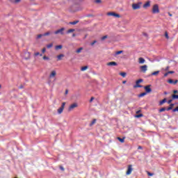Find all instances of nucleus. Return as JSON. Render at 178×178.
<instances>
[{
	"label": "nucleus",
	"instance_id": "obj_1",
	"mask_svg": "<svg viewBox=\"0 0 178 178\" xmlns=\"http://www.w3.org/2000/svg\"><path fill=\"white\" fill-rule=\"evenodd\" d=\"M159 7L158 4H154L152 7V13L156 14V13H159Z\"/></svg>",
	"mask_w": 178,
	"mask_h": 178
},
{
	"label": "nucleus",
	"instance_id": "obj_2",
	"mask_svg": "<svg viewBox=\"0 0 178 178\" xmlns=\"http://www.w3.org/2000/svg\"><path fill=\"white\" fill-rule=\"evenodd\" d=\"M65 106V102H63L61 106L57 109V113L58 115H60L63 113Z\"/></svg>",
	"mask_w": 178,
	"mask_h": 178
},
{
	"label": "nucleus",
	"instance_id": "obj_3",
	"mask_svg": "<svg viewBox=\"0 0 178 178\" xmlns=\"http://www.w3.org/2000/svg\"><path fill=\"white\" fill-rule=\"evenodd\" d=\"M107 15L109 17H117V18H120V14H117L115 12H108L107 13Z\"/></svg>",
	"mask_w": 178,
	"mask_h": 178
},
{
	"label": "nucleus",
	"instance_id": "obj_4",
	"mask_svg": "<svg viewBox=\"0 0 178 178\" xmlns=\"http://www.w3.org/2000/svg\"><path fill=\"white\" fill-rule=\"evenodd\" d=\"M65 30V28H61L60 29H58L57 31H54V35L60 34L61 35H63Z\"/></svg>",
	"mask_w": 178,
	"mask_h": 178
},
{
	"label": "nucleus",
	"instance_id": "obj_5",
	"mask_svg": "<svg viewBox=\"0 0 178 178\" xmlns=\"http://www.w3.org/2000/svg\"><path fill=\"white\" fill-rule=\"evenodd\" d=\"M143 79H138L136 81V85L134 86V88H142V86L140 85V83L143 82Z\"/></svg>",
	"mask_w": 178,
	"mask_h": 178
},
{
	"label": "nucleus",
	"instance_id": "obj_6",
	"mask_svg": "<svg viewBox=\"0 0 178 178\" xmlns=\"http://www.w3.org/2000/svg\"><path fill=\"white\" fill-rule=\"evenodd\" d=\"M132 165H129V166H127V172L126 175H130L132 173L133 171V168H132Z\"/></svg>",
	"mask_w": 178,
	"mask_h": 178
},
{
	"label": "nucleus",
	"instance_id": "obj_7",
	"mask_svg": "<svg viewBox=\"0 0 178 178\" xmlns=\"http://www.w3.org/2000/svg\"><path fill=\"white\" fill-rule=\"evenodd\" d=\"M140 5H141V3H133L131 7L133 8V10H140Z\"/></svg>",
	"mask_w": 178,
	"mask_h": 178
},
{
	"label": "nucleus",
	"instance_id": "obj_8",
	"mask_svg": "<svg viewBox=\"0 0 178 178\" xmlns=\"http://www.w3.org/2000/svg\"><path fill=\"white\" fill-rule=\"evenodd\" d=\"M56 76V71L52 70L49 75V79H55Z\"/></svg>",
	"mask_w": 178,
	"mask_h": 178
},
{
	"label": "nucleus",
	"instance_id": "obj_9",
	"mask_svg": "<svg viewBox=\"0 0 178 178\" xmlns=\"http://www.w3.org/2000/svg\"><path fill=\"white\" fill-rule=\"evenodd\" d=\"M77 107H78L77 103H74V104L70 105L68 111H72L74 110V108H77Z\"/></svg>",
	"mask_w": 178,
	"mask_h": 178
},
{
	"label": "nucleus",
	"instance_id": "obj_10",
	"mask_svg": "<svg viewBox=\"0 0 178 178\" xmlns=\"http://www.w3.org/2000/svg\"><path fill=\"white\" fill-rule=\"evenodd\" d=\"M140 72L146 73L147 71V66L146 65L140 66Z\"/></svg>",
	"mask_w": 178,
	"mask_h": 178
},
{
	"label": "nucleus",
	"instance_id": "obj_11",
	"mask_svg": "<svg viewBox=\"0 0 178 178\" xmlns=\"http://www.w3.org/2000/svg\"><path fill=\"white\" fill-rule=\"evenodd\" d=\"M144 90H145V91H146L147 93L152 92L151 85H148L147 86H145Z\"/></svg>",
	"mask_w": 178,
	"mask_h": 178
},
{
	"label": "nucleus",
	"instance_id": "obj_12",
	"mask_svg": "<svg viewBox=\"0 0 178 178\" xmlns=\"http://www.w3.org/2000/svg\"><path fill=\"white\" fill-rule=\"evenodd\" d=\"M23 56H24V58H25V60H29L31 54L29 51H26V52H25V54H24Z\"/></svg>",
	"mask_w": 178,
	"mask_h": 178
},
{
	"label": "nucleus",
	"instance_id": "obj_13",
	"mask_svg": "<svg viewBox=\"0 0 178 178\" xmlns=\"http://www.w3.org/2000/svg\"><path fill=\"white\" fill-rule=\"evenodd\" d=\"M177 82H178L177 79L175 80V81H173L172 79H168V83L169 84H173V85H176L177 83Z\"/></svg>",
	"mask_w": 178,
	"mask_h": 178
},
{
	"label": "nucleus",
	"instance_id": "obj_14",
	"mask_svg": "<svg viewBox=\"0 0 178 178\" xmlns=\"http://www.w3.org/2000/svg\"><path fill=\"white\" fill-rule=\"evenodd\" d=\"M151 6V2L149 1H147L146 3L143 4V8L146 9Z\"/></svg>",
	"mask_w": 178,
	"mask_h": 178
},
{
	"label": "nucleus",
	"instance_id": "obj_15",
	"mask_svg": "<svg viewBox=\"0 0 178 178\" xmlns=\"http://www.w3.org/2000/svg\"><path fill=\"white\" fill-rule=\"evenodd\" d=\"M107 65L108 66H117L118 64H117V63L115 61H111V62H108L107 63Z\"/></svg>",
	"mask_w": 178,
	"mask_h": 178
},
{
	"label": "nucleus",
	"instance_id": "obj_16",
	"mask_svg": "<svg viewBox=\"0 0 178 178\" xmlns=\"http://www.w3.org/2000/svg\"><path fill=\"white\" fill-rule=\"evenodd\" d=\"M65 56L64 54H59L57 56V60H62L63 58Z\"/></svg>",
	"mask_w": 178,
	"mask_h": 178
},
{
	"label": "nucleus",
	"instance_id": "obj_17",
	"mask_svg": "<svg viewBox=\"0 0 178 178\" xmlns=\"http://www.w3.org/2000/svg\"><path fill=\"white\" fill-rule=\"evenodd\" d=\"M145 63V58H138V63L139 64H144Z\"/></svg>",
	"mask_w": 178,
	"mask_h": 178
},
{
	"label": "nucleus",
	"instance_id": "obj_18",
	"mask_svg": "<svg viewBox=\"0 0 178 178\" xmlns=\"http://www.w3.org/2000/svg\"><path fill=\"white\" fill-rule=\"evenodd\" d=\"M167 102V99L164 98L163 100H161V102H159V106H162L163 104Z\"/></svg>",
	"mask_w": 178,
	"mask_h": 178
},
{
	"label": "nucleus",
	"instance_id": "obj_19",
	"mask_svg": "<svg viewBox=\"0 0 178 178\" xmlns=\"http://www.w3.org/2000/svg\"><path fill=\"white\" fill-rule=\"evenodd\" d=\"M174 106H175L174 104H170L169 107L168 108H166V111H171Z\"/></svg>",
	"mask_w": 178,
	"mask_h": 178
},
{
	"label": "nucleus",
	"instance_id": "obj_20",
	"mask_svg": "<svg viewBox=\"0 0 178 178\" xmlns=\"http://www.w3.org/2000/svg\"><path fill=\"white\" fill-rule=\"evenodd\" d=\"M97 123V120L96 119H93L91 122V123L90 124V127H92L95 124Z\"/></svg>",
	"mask_w": 178,
	"mask_h": 178
},
{
	"label": "nucleus",
	"instance_id": "obj_21",
	"mask_svg": "<svg viewBox=\"0 0 178 178\" xmlns=\"http://www.w3.org/2000/svg\"><path fill=\"white\" fill-rule=\"evenodd\" d=\"M87 69H88V66H83L81 67V72H85Z\"/></svg>",
	"mask_w": 178,
	"mask_h": 178
},
{
	"label": "nucleus",
	"instance_id": "obj_22",
	"mask_svg": "<svg viewBox=\"0 0 178 178\" xmlns=\"http://www.w3.org/2000/svg\"><path fill=\"white\" fill-rule=\"evenodd\" d=\"M78 23H79V21L70 22L69 24L75 25V24H77Z\"/></svg>",
	"mask_w": 178,
	"mask_h": 178
},
{
	"label": "nucleus",
	"instance_id": "obj_23",
	"mask_svg": "<svg viewBox=\"0 0 178 178\" xmlns=\"http://www.w3.org/2000/svg\"><path fill=\"white\" fill-rule=\"evenodd\" d=\"M55 49H56V50L62 49L63 45H57V46H56Z\"/></svg>",
	"mask_w": 178,
	"mask_h": 178
},
{
	"label": "nucleus",
	"instance_id": "obj_24",
	"mask_svg": "<svg viewBox=\"0 0 178 178\" xmlns=\"http://www.w3.org/2000/svg\"><path fill=\"white\" fill-rule=\"evenodd\" d=\"M118 140H120V142L121 143H124V138H118Z\"/></svg>",
	"mask_w": 178,
	"mask_h": 178
},
{
	"label": "nucleus",
	"instance_id": "obj_25",
	"mask_svg": "<svg viewBox=\"0 0 178 178\" xmlns=\"http://www.w3.org/2000/svg\"><path fill=\"white\" fill-rule=\"evenodd\" d=\"M83 50V47H80L76 50V54H81Z\"/></svg>",
	"mask_w": 178,
	"mask_h": 178
},
{
	"label": "nucleus",
	"instance_id": "obj_26",
	"mask_svg": "<svg viewBox=\"0 0 178 178\" xmlns=\"http://www.w3.org/2000/svg\"><path fill=\"white\" fill-rule=\"evenodd\" d=\"M159 74V71H156L151 74L152 76H156Z\"/></svg>",
	"mask_w": 178,
	"mask_h": 178
},
{
	"label": "nucleus",
	"instance_id": "obj_27",
	"mask_svg": "<svg viewBox=\"0 0 178 178\" xmlns=\"http://www.w3.org/2000/svg\"><path fill=\"white\" fill-rule=\"evenodd\" d=\"M120 74L122 76V78H125L127 74L126 72H120Z\"/></svg>",
	"mask_w": 178,
	"mask_h": 178
},
{
	"label": "nucleus",
	"instance_id": "obj_28",
	"mask_svg": "<svg viewBox=\"0 0 178 178\" xmlns=\"http://www.w3.org/2000/svg\"><path fill=\"white\" fill-rule=\"evenodd\" d=\"M172 99H178V95H172Z\"/></svg>",
	"mask_w": 178,
	"mask_h": 178
},
{
	"label": "nucleus",
	"instance_id": "obj_29",
	"mask_svg": "<svg viewBox=\"0 0 178 178\" xmlns=\"http://www.w3.org/2000/svg\"><path fill=\"white\" fill-rule=\"evenodd\" d=\"M143 116V115L142 113L139 114V115H135V118H140Z\"/></svg>",
	"mask_w": 178,
	"mask_h": 178
},
{
	"label": "nucleus",
	"instance_id": "obj_30",
	"mask_svg": "<svg viewBox=\"0 0 178 178\" xmlns=\"http://www.w3.org/2000/svg\"><path fill=\"white\" fill-rule=\"evenodd\" d=\"M147 92H143V93H140V95H139V97H144V96H145L146 95H147Z\"/></svg>",
	"mask_w": 178,
	"mask_h": 178
},
{
	"label": "nucleus",
	"instance_id": "obj_31",
	"mask_svg": "<svg viewBox=\"0 0 178 178\" xmlns=\"http://www.w3.org/2000/svg\"><path fill=\"white\" fill-rule=\"evenodd\" d=\"M165 111H166V108H161L159 109V113H163Z\"/></svg>",
	"mask_w": 178,
	"mask_h": 178
},
{
	"label": "nucleus",
	"instance_id": "obj_32",
	"mask_svg": "<svg viewBox=\"0 0 178 178\" xmlns=\"http://www.w3.org/2000/svg\"><path fill=\"white\" fill-rule=\"evenodd\" d=\"M121 54H123V51H116L115 55L118 56V55H120Z\"/></svg>",
	"mask_w": 178,
	"mask_h": 178
},
{
	"label": "nucleus",
	"instance_id": "obj_33",
	"mask_svg": "<svg viewBox=\"0 0 178 178\" xmlns=\"http://www.w3.org/2000/svg\"><path fill=\"white\" fill-rule=\"evenodd\" d=\"M74 29H69L68 31H67V33H72V32H74Z\"/></svg>",
	"mask_w": 178,
	"mask_h": 178
},
{
	"label": "nucleus",
	"instance_id": "obj_34",
	"mask_svg": "<svg viewBox=\"0 0 178 178\" xmlns=\"http://www.w3.org/2000/svg\"><path fill=\"white\" fill-rule=\"evenodd\" d=\"M106 38H108V36L107 35H104L103 37L101 38V40L102 41H104V40H106Z\"/></svg>",
	"mask_w": 178,
	"mask_h": 178
},
{
	"label": "nucleus",
	"instance_id": "obj_35",
	"mask_svg": "<svg viewBox=\"0 0 178 178\" xmlns=\"http://www.w3.org/2000/svg\"><path fill=\"white\" fill-rule=\"evenodd\" d=\"M43 60H49V58H48V57L46 56H43Z\"/></svg>",
	"mask_w": 178,
	"mask_h": 178
},
{
	"label": "nucleus",
	"instance_id": "obj_36",
	"mask_svg": "<svg viewBox=\"0 0 178 178\" xmlns=\"http://www.w3.org/2000/svg\"><path fill=\"white\" fill-rule=\"evenodd\" d=\"M52 46H53L52 43L47 44V49H51L52 47Z\"/></svg>",
	"mask_w": 178,
	"mask_h": 178
},
{
	"label": "nucleus",
	"instance_id": "obj_37",
	"mask_svg": "<svg viewBox=\"0 0 178 178\" xmlns=\"http://www.w3.org/2000/svg\"><path fill=\"white\" fill-rule=\"evenodd\" d=\"M95 2L96 3H101L102 2V0H95Z\"/></svg>",
	"mask_w": 178,
	"mask_h": 178
},
{
	"label": "nucleus",
	"instance_id": "obj_38",
	"mask_svg": "<svg viewBox=\"0 0 178 178\" xmlns=\"http://www.w3.org/2000/svg\"><path fill=\"white\" fill-rule=\"evenodd\" d=\"M42 35L43 36L50 35V32L44 33Z\"/></svg>",
	"mask_w": 178,
	"mask_h": 178
},
{
	"label": "nucleus",
	"instance_id": "obj_39",
	"mask_svg": "<svg viewBox=\"0 0 178 178\" xmlns=\"http://www.w3.org/2000/svg\"><path fill=\"white\" fill-rule=\"evenodd\" d=\"M165 37L166 39H169L168 33V32H165Z\"/></svg>",
	"mask_w": 178,
	"mask_h": 178
},
{
	"label": "nucleus",
	"instance_id": "obj_40",
	"mask_svg": "<svg viewBox=\"0 0 178 178\" xmlns=\"http://www.w3.org/2000/svg\"><path fill=\"white\" fill-rule=\"evenodd\" d=\"M97 40H93V42H92V43H90V45H91V46H94V44H95V43H97Z\"/></svg>",
	"mask_w": 178,
	"mask_h": 178
},
{
	"label": "nucleus",
	"instance_id": "obj_41",
	"mask_svg": "<svg viewBox=\"0 0 178 178\" xmlns=\"http://www.w3.org/2000/svg\"><path fill=\"white\" fill-rule=\"evenodd\" d=\"M177 111L178 112V106L177 108L172 109L173 113L177 112Z\"/></svg>",
	"mask_w": 178,
	"mask_h": 178
},
{
	"label": "nucleus",
	"instance_id": "obj_42",
	"mask_svg": "<svg viewBox=\"0 0 178 178\" xmlns=\"http://www.w3.org/2000/svg\"><path fill=\"white\" fill-rule=\"evenodd\" d=\"M42 54H45V52H46V48L45 47H44L42 49Z\"/></svg>",
	"mask_w": 178,
	"mask_h": 178
},
{
	"label": "nucleus",
	"instance_id": "obj_43",
	"mask_svg": "<svg viewBox=\"0 0 178 178\" xmlns=\"http://www.w3.org/2000/svg\"><path fill=\"white\" fill-rule=\"evenodd\" d=\"M168 74H175V72L173 71H169L168 72H167Z\"/></svg>",
	"mask_w": 178,
	"mask_h": 178
},
{
	"label": "nucleus",
	"instance_id": "obj_44",
	"mask_svg": "<svg viewBox=\"0 0 178 178\" xmlns=\"http://www.w3.org/2000/svg\"><path fill=\"white\" fill-rule=\"evenodd\" d=\"M147 175L148 176H154L153 173H150L149 172H147Z\"/></svg>",
	"mask_w": 178,
	"mask_h": 178
},
{
	"label": "nucleus",
	"instance_id": "obj_45",
	"mask_svg": "<svg viewBox=\"0 0 178 178\" xmlns=\"http://www.w3.org/2000/svg\"><path fill=\"white\" fill-rule=\"evenodd\" d=\"M40 55V53L39 52H36L34 54V56H38Z\"/></svg>",
	"mask_w": 178,
	"mask_h": 178
},
{
	"label": "nucleus",
	"instance_id": "obj_46",
	"mask_svg": "<svg viewBox=\"0 0 178 178\" xmlns=\"http://www.w3.org/2000/svg\"><path fill=\"white\" fill-rule=\"evenodd\" d=\"M172 99H170V100H168V104H170L172 103Z\"/></svg>",
	"mask_w": 178,
	"mask_h": 178
},
{
	"label": "nucleus",
	"instance_id": "obj_47",
	"mask_svg": "<svg viewBox=\"0 0 178 178\" xmlns=\"http://www.w3.org/2000/svg\"><path fill=\"white\" fill-rule=\"evenodd\" d=\"M168 74H169L168 72H165V73L164 74V77L168 76Z\"/></svg>",
	"mask_w": 178,
	"mask_h": 178
},
{
	"label": "nucleus",
	"instance_id": "obj_48",
	"mask_svg": "<svg viewBox=\"0 0 178 178\" xmlns=\"http://www.w3.org/2000/svg\"><path fill=\"white\" fill-rule=\"evenodd\" d=\"M42 37V34L38 35V38H41Z\"/></svg>",
	"mask_w": 178,
	"mask_h": 178
},
{
	"label": "nucleus",
	"instance_id": "obj_49",
	"mask_svg": "<svg viewBox=\"0 0 178 178\" xmlns=\"http://www.w3.org/2000/svg\"><path fill=\"white\" fill-rule=\"evenodd\" d=\"M60 169L62 171H64V170H65L64 168L62 167V166L60 167Z\"/></svg>",
	"mask_w": 178,
	"mask_h": 178
},
{
	"label": "nucleus",
	"instance_id": "obj_50",
	"mask_svg": "<svg viewBox=\"0 0 178 178\" xmlns=\"http://www.w3.org/2000/svg\"><path fill=\"white\" fill-rule=\"evenodd\" d=\"M20 1H21V0H15V3H19Z\"/></svg>",
	"mask_w": 178,
	"mask_h": 178
},
{
	"label": "nucleus",
	"instance_id": "obj_51",
	"mask_svg": "<svg viewBox=\"0 0 178 178\" xmlns=\"http://www.w3.org/2000/svg\"><path fill=\"white\" fill-rule=\"evenodd\" d=\"M173 93L177 94V93H178V91L177 90H173Z\"/></svg>",
	"mask_w": 178,
	"mask_h": 178
},
{
	"label": "nucleus",
	"instance_id": "obj_52",
	"mask_svg": "<svg viewBox=\"0 0 178 178\" xmlns=\"http://www.w3.org/2000/svg\"><path fill=\"white\" fill-rule=\"evenodd\" d=\"M140 111H141L140 110H139V111H136V114H138V113H140Z\"/></svg>",
	"mask_w": 178,
	"mask_h": 178
},
{
	"label": "nucleus",
	"instance_id": "obj_53",
	"mask_svg": "<svg viewBox=\"0 0 178 178\" xmlns=\"http://www.w3.org/2000/svg\"><path fill=\"white\" fill-rule=\"evenodd\" d=\"M94 100V97H91V99H90V102H92V101Z\"/></svg>",
	"mask_w": 178,
	"mask_h": 178
},
{
	"label": "nucleus",
	"instance_id": "obj_54",
	"mask_svg": "<svg viewBox=\"0 0 178 178\" xmlns=\"http://www.w3.org/2000/svg\"><path fill=\"white\" fill-rule=\"evenodd\" d=\"M65 93V95H67L68 94V90H66Z\"/></svg>",
	"mask_w": 178,
	"mask_h": 178
},
{
	"label": "nucleus",
	"instance_id": "obj_55",
	"mask_svg": "<svg viewBox=\"0 0 178 178\" xmlns=\"http://www.w3.org/2000/svg\"><path fill=\"white\" fill-rule=\"evenodd\" d=\"M168 15L170 16V17L172 16V15L170 13H168Z\"/></svg>",
	"mask_w": 178,
	"mask_h": 178
},
{
	"label": "nucleus",
	"instance_id": "obj_56",
	"mask_svg": "<svg viewBox=\"0 0 178 178\" xmlns=\"http://www.w3.org/2000/svg\"><path fill=\"white\" fill-rule=\"evenodd\" d=\"M169 70V67H166L165 71H168Z\"/></svg>",
	"mask_w": 178,
	"mask_h": 178
},
{
	"label": "nucleus",
	"instance_id": "obj_57",
	"mask_svg": "<svg viewBox=\"0 0 178 178\" xmlns=\"http://www.w3.org/2000/svg\"><path fill=\"white\" fill-rule=\"evenodd\" d=\"M72 37H73V38L76 37V34H75V33H73Z\"/></svg>",
	"mask_w": 178,
	"mask_h": 178
},
{
	"label": "nucleus",
	"instance_id": "obj_58",
	"mask_svg": "<svg viewBox=\"0 0 178 178\" xmlns=\"http://www.w3.org/2000/svg\"><path fill=\"white\" fill-rule=\"evenodd\" d=\"M125 83H126V81H123L122 84H125Z\"/></svg>",
	"mask_w": 178,
	"mask_h": 178
},
{
	"label": "nucleus",
	"instance_id": "obj_59",
	"mask_svg": "<svg viewBox=\"0 0 178 178\" xmlns=\"http://www.w3.org/2000/svg\"><path fill=\"white\" fill-rule=\"evenodd\" d=\"M138 149H142V147H141V146H139V147H138Z\"/></svg>",
	"mask_w": 178,
	"mask_h": 178
},
{
	"label": "nucleus",
	"instance_id": "obj_60",
	"mask_svg": "<svg viewBox=\"0 0 178 178\" xmlns=\"http://www.w3.org/2000/svg\"><path fill=\"white\" fill-rule=\"evenodd\" d=\"M164 94H165V95H167V94H168V92H164Z\"/></svg>",
	"mask_w": 178,
	"mask_h": 178
},
{
	"label": "nucleus",
	"instance_id": "obj_61",
	"mask_svg": "<svg viewBox=\"0 0 178 178\" xmlns=\"http://www.w3.org/2000/svg\"><path fill=\"white\" fill-rule=\"evenodd\" d=\"M39 56H42V54H40Z\"/></svg>",
	"mask_w": 178,
	"mask_h": 178
},
{
	"label": "nucleus",
	"instance_id": "obj_62",
	"mask_svg": "<svg viewBox=\"0 0 178 178\" xmlns=\"http://www.w3.org/2000/svg\"><path fill=\"white\" fill-rule=\"evenodd\" d=\"M2 88V86L1 85H0V89Z\"/></svg>",
	"mask_w": 178,
	"mask_h": 178
}]
</instances>
